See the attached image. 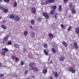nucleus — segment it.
Here are the masks:
<instances>
[{
    "label": "nucleus",
    "instance_id": "nucleus-52",
    "mask_svg": "<svg viewBox=\"0 0 79 79\" xmlns=\"http://www.w3.org/2000/svg\"><path fill=\"white\" fill-rule=\"evenodd\" d=\"M3 23H6V20H4L3 21Z\"/></svg>",
    "mask_w": 79,
    "mask_h": 79
},
{
    "label": "nucleus",
    "instance_id": "nucleus-47",
    "mask_svg": "<svg viewBox=\"0 0 79 79\" xmlns=\"http://www.w3.org/2000/svg\"><path fill=\"white\" fill-rule=\"evenodd\" d=\"M52 60H51V62L48 63V64H52Z\"/></svg>",
    "mask_w": 79,
    "mask_h": 79
},
{
    "label": "nucleus",
    "instance_id": "nucleus-30",
    "mask_svg": "<svg viewBox=\"0 0 79 79\" xmlns=\"http://www.w3.org/2000/svg\"><path fill=\"white\" fill-rule=\"evenodd\" d=\"M10 18H11V19H13V18H14V16H13V14H11V15H10Z\"/></svg>",
    "mask_w": 79,
    "mask_h": 79
},
{
    "label": "nucleus",
    "instance_id": "nucleus-29",
    "mask_svg": "<svg viewBox=\"0 0 79 79\" xmlns=\"http://www.w3.org/2000/svg\"><path fill=\"white\" fill-rule=\"evenodd\" d=\"M54 76L55 77H58V74L57 73H54Z\"/></svg>",
    "mask_w": 79,
    "mask_h": 79
},
{
    "label": "nucleus",
    "instance_id": "nucleus-22",
    "mask_svg": "<svg viewBox=\"0 0 79 79\" xmlns=\"http://www.w3.org/2000/svg\"><path fill=\"white\" fill-rule=\"evenodd\" d=\"M50 3L49 2V0H46L45 2V3L46 5H47V4H48V3Z\"/></svg>",
    "mask_w": 79,
    "mask_h": 79
},
{
    "label": "nucleus",
    "instance_id": "nucleus-24",
    "mask_svg": "<svg viewBox=\"0 0 79 79\" xmlns=\"http://www.w3.org/2000/svg\"><path fill=\"white\" fill-rule=\"evenodd\" d=\"M49 2L50 3H53L55 2L54 0H49Z\"/></svg>",
    "mask_w": 79,
    "mask_h": 79
},
{
    "label": "nucleus",
    "instance_id": "nucleus-4",
    "mask_svg": "<svg viewBox=\"0 0 79 79\" xmlns=\"http://www.w3.org/2000/svg\"><path fill=\"white\" fill-rule=\"evenodd\" d=\"M30 35L32 37H35V33L34 32L31 31L30 32Z\"/></svg>",
    "mask_w": 79,
    "mask_h": 79
},
{
    "label": "nucleus",
    "instance_id": "nucleus-19",
    "mask_svg": "<svg viewBox=\"0 0 79 79\" xmlns=\"http://www.w3.org/2000/svg\"><path fill=\"white\" fill-rule=\"evenodd\" d=\"M44 54L45 55H46V56H47V55H48V52H47V51H46V50H44Z\"/></svg>",
    "mask_w": 79,
    "mask_h": 79
},
{
    "label": "nucleus",
    "instance_id": "nucleus-28",
    "mask_svg": "<svg viewBox=\"0 0 79 79\" xmlns=\"http://www.w3.org/2000/svg\"><path fill=\"white\" fill-rule=\"evenodd\" d=\"M49 37H53V35L51 33L49 34Z\"/></svg>",
    "mask_w": 79,
    "mask_h": 79
},
{
    "label": "nucleus",
    "instance_id": "nucleus-1",
    "mask_svg": "<svg viewBox=\"0 0 79 79\" xmlns=\"http://www.w3.org/2000/svg\"><path fill=\"white\" fill-rule=\"evenodd\" d=\"M43 15L44 16L45 18L46 19H48L49 18V15L48 14L45 13L44 12L43 13Z\"/></svg>",
    "mask_w": 79,
    "mask_h": 79
},
{
    "label": "nucleus",
    "instance_id": "nucleus-18",
    "mask_svg": "<svg viewBox=\"0 0 79 79\" xmlns=\"http://www.w3.org/2000/svg\"><path fill=\"white\" fill-rule=\"evenodd\" d=\"M64 59V57L61 56L60 57V60L61 61H63Z\"/></svg>",
    "mask_w": 79,
    "mask_h": 79
},
{
    "label": "nucleus",
    "instance_id": "nucleus-10",
    "mask_svg": "<svg viewBox=\"0 0 79 79\" xmlns=\"http://www.w3.org/2000/svg\"><path fill=\"white\" fill-rule=\"evenodd\" d=\"M74 46L75 48L77 49L78 48V46H77V43L75 42L74 44Z\"/></svg>",
    "mask_w": 79,
    "mask_h": 79
},
{
    "label": "nucleus",
    "instance_id": "nucleus-23",
    "mask_svg": "<svg viewBox=\"0 0 79 79\" xmlns=\"http://www.w3.org/2000/svg\"><path fill=\"white\" fill-rule=\"evenodd\" d=\"M69 6L70 8H73V4L71 3H69Z\"/></svg>",
    "mask_w": 79,
    "mask_h": 79
},
{
    "label": "nucleus",
    "instance_id": "nucleus-58",
    "mask_svg": "<svg viewBox=\"0 0 79 79\" xmlns=\"http://www.w3.org/2000/svg\"><path fill=\"white\" fill-rule=\"evenodd\" d=\"M2 19L1 17H0V19Z\"/></svg>",
    "mask_w": 79,
    "mask_h": 79
},
{
    "label": "nucleus",
    "instance_id": "nucleus-25",
    "mask_svg": "<svg viewBox=\"0 0 79 79\" xmlns=\"http://www.w3.org/2000/svg\"><path fill=\"white\" fill-rule=\"evenodd\" d=\"M59 10L60 11H61V6L60 5L59 6Z\"/></svg>",
    "mask_w": 79,
    "mask_h": 79
},
{
    "label": "nucleus",
    "instance_id": "nucleus-38",
    "mask_svg": "<svg viewBox=\"0 0 79 79\" xmlns=\"http://www.w3.org/2000/svg\"><path fill=\"white\" fill-rule=\"evenodd\" d=\"M4 1L6 3H8L10 2V0H4Z\"/></svg>",
    "mask_w": 79,
    "mask_h": 79
},
{
    "label": "nucleus",
    "instance_id": "nucleus-53",
    "mask_svg": "<svg viewBox=\"0 0 79 79\" xmlns=\"http://www.w3.org/2000/svg\"><path fill=\"white\" fill-rule=\"evenodd\" d=\"M30 29H32V26H30Z\"/></svg>",
    "mask_w": 79,
    "mask_h": 79
},
{
    "label": "nucleus",
    "instance_id": "nucleus-42",
    "mask_svg": "<svg viewBox=\"0 0 79 79\" xmlns=\"http://www.w3.org/2000/svg\"><path fill=\"white\" fill-rule=\"evenodd\" d=\"M34 69H35V71H38V69H37V68L36 67H35Z\"/></svg>",
    "mask_w": 79,
    "mask_h": 79
},
{
    "label": "nucleus",
    "instance_id": "nucleus-31",
    "mask_svg": "<svg viewBox=\"0 0 79 79\" xmlns=\"http://www.w3.org/2000/svg\"><path fill=\"white\" fill-rule=\"evenodd\" d=\"M11 44H12V43H11V41H9L7 42L8 45H11Z\"/></svg>",
    "mask_w": 79,
    "mask_h": 79
},
{
    "label": "nucleus",
    "instance_id": "nucleus-51",
    "mask_svg": "<svg viewBox=\"0 0 79 79\" xmlns=\"http://www.w3.org/2000/svg\"><path fill=\"white\" fill-rule=\"evenodd\" d=\"M61 27L62 28H63V25L62 24L61 25Z\"/></svg>",
    "mask_w": 79,
    "mask_h": 79
},
{
    "label": "nucleus",
    "instance_id": "nucleus-59",
    "mask_svg": "<svg viewBox=\"0 0 79 79\" xmlns=\"http://www.w3.org/2000/svg\"><path fill=\"white\" fill-rule=\"evenodd\" d=\"M33 77H35V76H33Z\"/></svg>",
    "mask_w": 79,
    "mask_h": 79
},
{
    "label": "nucleus",
    "instance_id": "nucleus-7",
    "mask_svg": "<svg viewBox=\"0 0 79 79\" xmlns=\"http://www.w3.org/2000/svg\"><path fill=\"white\" fill-rule=\"evenodd\" d=\"M71 11L72 14H76V11L74 8L72 9Z\"/></svg>",
    "mask_w": 79,
    "mask_h": 79
},
{
    "label": "nucleus",
    "instance_id": "nucleus-41",
    "mask_svg": "<svg viewBox=\"0 0 79 79\" xmlns=\"http://www.w3.org/2000/svg\"><path fill=\"white\" fill-rule=\"evenodd\" d=\"M57 16H58V14H56L55 15V19H56V18H57Z\"/></svg>",
    "mask_w": 79,
    "mask_h": 79
},
{
    "label": "nucleus",
    "instance_id": "nucleus-45",
    "mask_svg": "<svg viewBox=\"0 0 79 79\" xmlns=\"http://www.w3.org/2000/svg\"><path fill=\"white\" fill-rule=\"evenodd\" d=\"M64 3H66V2H68V0H64Z\"/></svg>",
    "mask_w": 79,
    "mask_h": 79
},
{
    "label": "nucleus",
    "instance_id": "nucleus-56",
    "mask_svg": "<svg viewBox=\"0 0 79 79\" xmlns=\"http://www.w3.org/2000/svg\"><path fill=\"white\" fill-rule=\"evenodd\" d=\"M2 66V64L1 63H0V66Z\"/></svg>",
    "mask_w": 79,
    "mask_h": 79
},
{
    "label": "nucleus",
    "instance_id": "nucleus-16",
    "mask_svg": "<svg viewBox=\"0 0 79 79\" xmlns=\"http://www.w3.org/2000/svg\"><path fill=\"white\" fill-rule=\"evenodd\" d=\"M3 51L5 52H8V49L6 48H4L3 49Z\"/></svg>",
    "mask_w": 79,
    "mask_h": 79
},
{
    "label": "nucleus",
    "instance_id": "nucleus-21",
    "mask_svg": "<svg viewBox=\"0 0 79 79\" xmlns=\"http://www.w3.org/2000/svg\"><path fill=\"white\" fill-rule=\"evenodd\" d=\"M31 23L32 25H34V23H35V22L34 21V20H32L31 21Z\"/></svg>",
    "mask_w": 79,
    "mask_h": 79
},
{
    "label": "nucleus",
    "instance_id": "nucleus-5",
    "mask_svg": "<svg viewBox=\"0 0 79 79\" xmlns=\"http://www.w3.org/2000/svg\"><path fill=\"white\" fill-rule=\"evenodd\" d=\"M14 20H15V21H19V20L20 18L19 17V16H15L14 17Z\"/></svg>",
    "mask_w": 79,
    "mask_h": 79
},
{
    "label": "nucleus",
    "instance_id": "nucleus-46",
    "mask_svg": "<svg viewBox=\"0 0 79 79\" xmlns=\"http://www.w3.org/2000/svg\"><path fill=\"white\" fill-rule=\"evenodd\" d=\"M23 51L25 52H27V50L26 49H24Z\"/></svg>",
    "mask_w": 79,
    "mask_h": 79
},
{
    "label": "nucleus",
    "instance_id": "nucleus-15",
    "mask_svg": "<svg viewBox=\"0 0 79 79\" xmlns=\"http://www.w3.org/2000/svg\"><path fill=\"white\" fill-rule=\"evenodd\" d=\"M27 31L26 30H25L24 31V35L25 36H26L27 35Z\"/></svg>",
    "mask_w": 79,
    "mask_h": 79
},
{
    "label": "nucleus",
    "instance_id": "nucleus-6",
    "mask_svg": "<svg viewBox=\"0 0 79 79\" xmlns=\"http://www.w3.org/2000/svg\"><path fill=\"white\" fill-rule=\"evenodd\" d=\"M62 44L65 47H67L68 46V44H67V43L64 41H63Z\"/></svg>",
    "mask_w": 79,
    "mask_h": 79
},
{
    "label": "nucleus",
    "instance_id": "nucleus-26",
    "mask_svg": "<svg viewBox=\"0 0 79 79\" xmlns=\"http://www.w3.org/2000/svg\"><path fill=\"white\" fill-rule=\"evenodd\" d=\"M35 68V67H32L31 68L30 67L29 68V70H34V69Z\"/></svg>",
    "mask_w": 79,
    "mask_h": 79
},
{
    "label": "nucleus",
    "instance_id": "nucleus-12",
    "mask_svg": "<svg viewBox=\"0 0 79 79\" xmlns=\"http://www.w3.org/2000/svg\"><path fill=\"white\" fill-rule=\"evenodd\" d=\"M1 27L4 30L6 29V26L4 25H1Z\"/></svg>",
    "mask_w": 79,
    "mask_h": 79
},
{
    "label": "nucleus",
    "instance_id": "nucleus-35",
    "mask_svg": "<svg viewBox=\"0 0 79 79\" xmlns=\"http://www.w3.org/2000/svg\"><path fill=\"white\" fill-rule=\"evenodd\" d=\"M72 28V27H71V26L69 27L68 29V31H70V30Z\"/></svg>",
    "mask_w": 79,
    "mask_h": 79
},
{
    "label": "nucleus",
    "instance_id": "nucleus-8",
    "mask_svg": "<svg viewBox=\"0 0 79 79\" xmlns=\"http://www.w3.org/2000/svg\"><path fill=\"white\" fill-rule=\"evenodd\" d=\"M75 32L78 34H79V27H78L75 29Z\"/></svg>",
    "mask_w": 79,
    "mask_h": 79
},
{
    "label": "nucleus",
    "instance_id": "nucleus-49",
    "mask_svg": "<svg viewBox=\"0 0 79 79\" xmlns=\"http://www.w3.org/2000/svg\"><path fill=\"white\" fill-rule=\"evenodd\" d=\"M4 76V75L3 74H1L0 75V76L1 77H2V76Z\"/></svg>",
    "mask_w": 79,
    "mask_h": 79
},
{
    "label": "nucleus",
    "instance_id": "nucleus-43",
    "mask_svg": "<svg viewBox=\"0 0 79 79\" xmlns=\"http://www.w3.org/2000/svg\"><path fill=\"white\" fill-rule=\"evenodd\" d=\"M1 54L2 55H5V52H1Z\"/></svg>",
    "mask_w": 79,
    "mask_h": 79
},
{
    "label": "nucleus",
    "instance_id": "nucleus-11",
    "mask_svg": "<svg viewBox=\"0 0 79 79\" xmlns=\"http://www.w3.org/2000/svg\"><path fill=\"white\" fill-rule=\"evenodd\" d=\"M42 72L43 74H47V69H44L43 70Z\"/></svg>",
    "mask_w": 79,
    "mask_h": 79
},
{
    "label": "nucleus",
    "instance_id": "nucleus-37",
    "mask_svg": "<svg viewBox=\"0 0 79 79\" xmlns=\"http://www.w3.org/2000/svg\"><path fill=\"white\" fill-rule=\"evenodd\" d=\"M15 61H17V62H18L19 61V58L18 57H17L15 59Z\"/></svg>",
    "mask_w": 79,
    "mask_h": 79
},
{
    "label": "nucleus",
    "instance_id": "nucleus-33",
    "mask_svg": "<svg viewBox=\"0 0 79 79\" xmlns=\"http://www.w3.org/2000/svg\"><path fill=\"white\" fill-rule=\"evenodd\" d=\"M52 8L54 10H55V9H56V6H54L52 7Z\"/></svg>",
    "mask_w": 79,
    "mask_h": 79
},
{
    "label": "nucleus",
    "instance_id": "nucleus-36",
    "mask_svg": "<svg viewBox=\"0 0 79 79\" xmlns=\"http://www.w3.org/2000/svg\"><path fill=\"white\" fill-rule=\"evenodd\" d=\"M8 11V9H4V13H7Z\"/></svg>",
    "mask_w": 79,
    "mask_h": 79
},
{
    "label": "nucleus",
    "instance_id": "nucleus-17",
    "mask_svg": "<svg viewBox=\"0 0 79 79\" xmlns=\"http://www.w3.org/2000/svg\"><path fill=\"white\" fill-rule=\"evenodd\" d=\"M14 45L15 48H19V47L18 44H14Z\"/></svg>",
    "mask_w": 79,
    "mask_h": 79
},
{
    "label": "nucleus",
    "instance_id": "nucleus-34",
    "mask_svg": "<svg viewBox=\"0 0 79 79\" xmlns=\"http://www.w3.org/2000/svg\"><path fill=\"white\" fill-rule=\"evenodd\" d=\"M0 9H1V10H5V8L2 6H0Z\"/></svg>",
    "mask_w": 79,
    "mask_h": 79
},
{
    "label": "nucleus",
    "instance_id": "nucleus-39",
    "mask_svg": "<svg viewBox=\"0 0 79 79\" xmlns=\"http://www.w3.org/2000/svg\"><path fill=\"white\" fill-rule=\"evenodd\" d=\"M41 4L42 5H46V4H45V2H41Z\"/></svg>",
    "mask_w": 79,
    "mask_h": 79
},
{
    "label": "nucleus",
    "instance_id": "nucleus-44",
    "mask_svg": "<svg viewBox=\"0 0 79 79\" xmlns=\"http://www.w3.org/2000/svg\"><path fill=\"white\" fill-rule=\"evenodd\" d=\"M42 18H39L38 19V21H41V20H42Z\"/></svg>",
    "mask_w": 79,
    "mask_h": 79
},
{
    "label": "nucleus",
    "instance_id": "nucleus-40",
    "mask_svg": "<svg viewBox=\"0 0 79 79\" xmlns=\"http://www.w3.org/2000/svg\"><path fill=\"white\" fill-rule=\"evenodd\" d=\"M34 64L33 63H31L30 64V67H32V66H33V65Z\"/></svg>",
    "mask_w": 79,
    "mask_h": 79
},
{
    "label": "nucleus",
    "instance_id": "nucleus-57",
    "mask_svg": "<svg viewBox=\"0 0 79 79\" xmlns=\"http://www.w3.org/2000/svg\"><path fill=\"white\" fill-rule=\"evenodd\" d=\"M0 2H2V0H0Z\"/></svg>",
    "mask_w": 79,
    "mask_h": 79
},
{
    "label": "nucleus",
    "instance_id": "nucleus-27",
    "mask_svg": "<svg viewBox=\"0 0 79 79\" xmlns=\"http://www.w3.org/2000/svg\"><path fill=\"white\" fill-rule=\"evenodd\" d=\"M17 6V3L16 2H15L14 4V7H16Z\"/></svg>",
    "mask_w": 79,
    "mask_h": 79
},
{
    "label": "nucleus",
    "instance_id": "nucleus-54",
    "mask_svg": "<svg viewBox=\"0 0 79 79\" xmlns=\"http://www.w3.org/2000/svg\"><path fill=\"white\" fill-rule=\"evenodd\" d=\"M50 77V79H53V77Z\"/></svg>",
    "mask_w": 79,
    "mask_h": 79
},
{
    "label": "nucleus",
    "instance_id": "nucleus-3",
    "mask_svg": "<svg viewBox=\"0 0 79 79\" xmlns=\"http://www.w3.org/2000/svg\"><path fill=\"white\" fill-rule=\"evenodd\" d=\"M8 35L6 36L5 37L4 39L2 41L3 44H5V43H6V40H7L8 39Z\"/></svg>",
    "mask_w": 79,
    "mask_h": 79
},
{
    "label": "nucleus",
    "instance_id": "nucleus-55",
    "mask_svg": "<svg viewBox=\"0 0 79 79\" xmlns=\"http://www.w3.org/2000/svg\"><path fill=\"white\" fill-rule=\"evenodd\" d=\"M50 57H49V59H48V61H49V60H50Z\"/></svg>",
    "mask_w": 79,
    "mask_h": 79
},
{
    "label": "nucleus",
    "instance_id": "nucleus-13",
    "mask_svg": "<svg viewBox=\"0 0 79 79\" xmlns=\"http://www.w3.org/2000/svg\"><path fill=\"white\" fill-rule=\"evenodd\" d=\"M55 10H52L50 12V15H52L53 14H54V13H55Z\"/></svg>",
    "mask_w": 79,
    "mask_h": 79
},
{
    "label": "nucleus",
    "instance_id": "nucleus-20",
    "mask_svg": "<svg viewBox=\"0 0 79 79\" xmlns=\"http://www.w3.org/2000/svg\"><path fill=\"white\" fill-rule=\"evenodd\" d=\"M51 50L53 53H56V51L55 50V48H52Z\"/></svg>",
    "mask_w": 79,
    "mask_h": 79
},
{
    "label": "nucleus",
    "instance_id": "nucleus-9",
    "mask_svg": "<svg viewBox=\"0 0 79 79\" xmlns=\"http://www.w3.org/2000/svg\"><path fill=\"white\" fill-rule=\"evenodd\" d=\"M31 12L33 13V14H35V9L34 8H32L31 9Z\"/></svg>",
    "mask_w": 79,
    "mask_h": 79
},
{
    "label": "nucleus",
    "instance_id": "nucleus-2",
    "mask_svg": "<svg viewBox=\"0 0 79 79\" xmlns=\"http://www.w3.org/2000/svg\"><path fill=\"white\" fill-rule=\"evenodd\" d=\"M69 71H71L72 73H75V72H76V71L75 70V69H74V68L73 67H70L69 69Z\"/></svg>",
    "mask_w": 79,
    "mask_h": 79
},
{
    "label": "nucleus",
    "instance_id": "nucleus-14",
    "mask_svg": "<svg viewBox=\"0 0 79 79\" xmlns=\"http://www.w3.org/2000/svg\"><path fill=\"white\" fill-rule=\"evenodd\" d=\"M43 45V47H44V48H48V45H47V44L46 43H44Z\"/></svg>",
    "mask_w": 79,
    "mask_h": 79
},
{
    "label": "nucleus",
    "instance_id": "nucleus-48",
    "mask_svg": "<svg viewBox=\"0 0 79 79\" xmlns=\"http://www.w3.org/2000/svg\"><path fill=\"white\" fill-rule=\"evenodd\" d=\"M21 64L22 65H23L24 64V62L23 61H21Z\"/></svg>",
    "mask_w": 79,
    "mask_h": 79
},
{
    "label": "nucleus",
    "instance_id": "nucleus-32",
    "mask_svg": "<svg viewBox=\"0 0 79 79\" xmlns=\"http://www.w3.org/2000/svg\"><path fill=\"white\" fill-rule=\"evenodd\" d=\"M11 57L13 60H15L16 58V56H11Z\"/></svg>",
    "mask_w": 79,
    "mask_h": 79
},
{
    "label": "nucleus",
    "instance_id": "nucleus-50",
    "mask_svg": "<svg viewBox=\"0 0 79 79\" xmlns=\"http://www.w3.org/2000/svg\"><path fill=\"white\" fill-rule=\"evenodd\" d=\"M27 70H26L25 72V74H27Z\"/></svg>",
    "mask_w": 79,
    "mask_h": 79
}]
</instances>
